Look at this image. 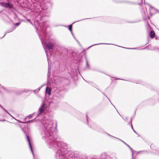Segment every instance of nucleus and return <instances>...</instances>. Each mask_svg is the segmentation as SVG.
Returning <instances> with one entry per match:
<instances>
[{"label": "nucleus", "instance_id": "obj_12", "mask_svg": "<svg viewBox=\"0 0 159 159\" xmlns=\"http://www.w3.org/2000/svg\"><path fill=\"white\" fill-rule=\"evenodd\" d=\"M47 5H51V6L52 5L51 3L50 2H48V3H47V4H46Z\"/></svg>", "mask_w": 159, "mask_h": 159}, {"label": "nucleus", "instance_id": "obj_7", "mask_svg": "<svg viewBox=\"0 0 159 159\" xmlns=\"http://www.w3.org/2000/svg\"><path fill=\"white\" fill-rule=\"evenodd\" d=\"M27 139H28V141L29 143V145H30V148L31 149V150H32V147H31V144L30 143V139L29 138V137L28 136H27Z\"/></svg>", "mask_w": 159, "mask_h": 159}, {"label": "nucleus", "instance_id": "obj_1", "mask_svg": "<svg viewBox=\"0 0 159 159\" xmlns=\"http://www.w3.org/2000/svg\"><path fill=\"white\" fill-rule=\"evenodd\" d=\"M0 5L2 7L7 8H13V4L9 2V0H7V2H0Z\"/></svg>", "mask_w": 159, "mask_h": 159}, {"label": "nucleus", "instance_id": "obj_8", "mask_svg": "<svg viewBox=\"0 0 159 159\" xmlns=\"http://www.w3.org/2000/svg\"><path fill=\"white\" fill-rule=\"evenodd\" d=\"M72 25H69V26H68L69 30H72Z\"/></svg>", "mask_w": 159, "mask_h": 159}, {"label": "nucleus", "instance_id": "obj_3", "mask_svg": "<svg viewBox=\"0 0 159 159\" xmlns=\"http://www.w3.org/2000/svg\"><path fill=\"white\" fill-rule=\"evenodd\" d=\"M48 49L50 50L52 49L53 47H54L53 44L51 43H49L47 45Z\"/></svg>", "mask_w": 159, "mask_h": 159}, {"label": "nucleus", "instance_id": "obj_10", "mask_svg": "<svg viewBox=\"0 0 159 159\" xmlns=\"http://www.w3.org/2000/svg\"><path fill=\"white\" fill-rule=\"evenodd\" d=\"M0 121H5V122L6 123H7L8 122V121H6L5 120H0Z\"/></svg>", "mask_w": 159, "mask_h": 159}, {"label": "nucleus", "instance_id": "obj_9", "mask_svg": "<svg viewBox=\"0 0 159 159\" xmlns=\"http://www.w3.org/2000/svg\"><path fill=\"white\" fill-rule=\"evenodd\" d=\"M20 24V23L18 22V23H16L15 25H16V26H18Z\"/></svg>", "mask_w": 159, "mask_h": 159}, {"label": "nucleus", "instance_id": "obj_2", "mask_svg": "<svg viewBox=\"0 0 159 159\" xmlns=\"http://www.w3.org/2000/svg\"><path fill=\"white\" fill-rule=\"evenodd\" d=\"M51 88L48 87H47L46 89V93L48 94L49 95H50L51 94Z\"/></svg>", "mask_w": 159, "mask_h": 159}, {"label": "nucleus", "instance_id": "obj_11", "mask_svg": "<svg viewBox=\"0 0 159 159\" xmlns=\"http://www.w3.org/2000/svg\"><path fill=\"white\" fill-rule=\"evenodd\" d=\"M27 20L29 21L31 24L33 25V23L30 22V20L29 19H27Z\"/></svg>", "mask_w": 159, "mask_h": 159}, {"label": "nucleus", "instance_id": "obj_5", "mask_svg": "<svg viewBox=\"0 0 159 159\" xmlns=\"http://www.w3.org/2000/svg\"><path fill=\"white\" fill-rule=\"evenodd\" d=\"M44 14L43 15V16L49 17L50 16V13L48 11L47 12L46 11H44Z\"/></svg>", "mask_w": 159, "mask_h": 159}, {"label": "nucleus", "instance_id": "obj_6", "mask_svg": "<svg viewBox=\"0 0 159 159\" xmlns=\"http://www.w3.org/2000/svg\"><path fill=\"white\" fill-rule=\"evenodd\" d=\"M150 34L151 37V38H153L155 36V33L153 31H151Z\"/></svg>", "mask_w": 159, "mask_h": 159}, {"label": "nucleus", "instance_id": "obj_13", "mask_svg": "<svg viewBox=\"0 0 159 159\" xmlns=\"http://www.w3.org/2000/svg\"><path fill=\"white\" fill-rule=\"evenodd\" d=\"M2 12V11H0V13H1V12Z\"/></svg>", "mask_w": 159, "mask_h": 159}, {"label": "nucleus", "instance_id": "obj_4", "mask_svg": "<svg viewBox=\"0 0 159 159\" xmlns=\"http://www.w3.org/2000/svg\"><path fill=\"white\" fill-rule=\"evenodd\" d=\"M44 105H43L40 107L39 109V111L40 113H42L44 111Z\"/></svg>", "mask_w": 159, "mask_h": 159}]
</instances>
